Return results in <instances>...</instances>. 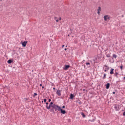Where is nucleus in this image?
I'll return each instance as SVG.
<instances>
[{
  "label": "nucleus",
  "mask_w": 125,
  "mask_h": 125,
  "mask_svg": "<svg viewBox=\"0 0 125 125\" xmlns=\"http://www.w3.org/2000/svg\"><path fill=\"white\" fill-rule=\"evenodd\" d=\"M114 109L115 111H119V110H120V106L119 105L115 104Z\"/></svg>",
  "instance_id": "obj_5"
},
{
  "label": "nucleus",
  "mask_w": 125,
  "mask_h": 125,
  "mask_svg": "<svg viewBox=\"0 0 125 125\" xmlns=\"http://www.w3.org/2000/svg\"><path fill=\"white\" fill-rule=\"evenodd\" d=\"M64 50L66 51H67V48H65L64 49Z\"/></svg>",
  "instance_id": "obj_35"
},
{
  "label": "nucleus",
  "mask_w": 125,
  "mask_h": 125,
  "mask_svg": "<svg viewBox=\"0 0 125 125\" xmlns=\"http://www.w3.org/2000/svg\"><path fill=\"white\" fill-rule=\"evenodd\" d=\"M86 65L87 66H88V65H90V63H89V62H87V63H86Z\"/></svg>",
  "instance_id": "obj_22"
},
{
  "label": "nucleus",
  "mask_w": 125,
  "mask_h": 125,
  "mask_svg": "<svg viewBox=\"0 0 125 125\" xmlns=\"http://www.w3.org/2000/svg\"><path fill=\"white\" fill-rule=\"evenodd\" d=\"M107 57H111V55L110 54H108L106 55Z\"/></svg>",
  "instance_id": "obj_21"
},
{
  "label": "nucleus",
  "mask_w": 125,
  "mask_h": 125,
  "mask_svg": "<svg viewBox=\"0 0 125 125\" xmlns=\"http://www.w3.org/2000/svg\"><path fill=\"white\" fill-rule=\"evenodd\" d=\"M76 102H78L79 104H82V101H81L80 100H78Z\"/></svg>",
  "instance_id": "obj_18"
},
{
  "label": "nucleus",
  "mask_w": 125,
  "mask_h": 125,
  "mask_svg": "<svg viewBox=\"0 0 125 125\" xmlns=\"http://www.w3.org/2000/svg\"><path fill=\"white\" fill-rule=\"evenodd\" d=\"M53 89L54 90H55V88H53Z\"/></svg>",
  "instance_id": "obj_39"
},
{
  "label": "nucleus",
  "mask_w": 125,
  "mask_h": 125,
  "mask_svg": "<svg viewBox=\"0 0 125 125\" xmlns=\"http://www.w3.org/2000/svg\"><path fill=\"white\" fill-rule=\"evenodd\" d=\"M65 108H66V106H65V105H63L62 106V109H65Z\"/></svg>",
  "instance_id": "obj_25"
},
{
  "label": "nucleus",
  "mask_w": 125,
  "mask_h": 125,
  "mask_svg": "<svg viewBox=\"0 0 125 125\" xmlns=\"http://www.w3.org/2000/svg\"><path fill=\"white\" fill-rule=\"evenodd\" d=\"M113 94H115V93H116V92H113Z\"/></svg>",
  "instance_id": "obj_34"
},
{
  "label": "nucleus",
  "mask_w": 125,
  "mask_h": 125,
  "mask_svg": "<svg viewBox=\"0 0 125 125\" xmlns=\"http://www.w3.org/2000/svg\"><path fill=\"white\" fill-rule=\"evenodd\" d=\"M83 91H85V89H83Z\"/></svg>",
  "instance_id": "obj_32"
},
{
  "label": "nucleus",
  "mask_w": 125,
  "mask_h": 125,
  "mask_svg": "<svg viewBox=\"0 0 125 125\" xmlns=\"http://www.w3.org/2000/svg\"><path fill=\"white\" fill-rule=\"evenodd\" d=\"M48 104H49V103H48V102L46 103V105H48Z\"/></svg>",
  "instance_id": "obj_28"
},
{
  "label": "nucleus",
  "mask_w": 125,
  "mask_h": 125,
  "mask_svg": "<svg viewBox=\"0 0 125 125\" xmlns=\"http://www.w3.org/2000/svg\"><path fill=\"white\" fill-rule=\"evenodd\" d=\"M60 108H61L60 106L55 104L50 109V112L53 113V114H55V112H56V111H58L59 112Z\"/></svg>",
  "instance_id": "obj_1"
},
{
  "label": "nucleus",
  "mask_w": 125,
  "mask_h": 125,
  "mask_svg": "<svg viewBox=\"0 0 125 125\" xmlns=\"http://www.w3.org/2000/svg\"><path fill=\"white\" fill-rule=\"evenodd\" d=\"M120 69H121V70H123V66L122 65H121L120 66Z\"/></svg>",
  "instance_id": "obj_24"
},
{
  "label": "nucleus",
  "mask_w": 125,
  "mask_h": 125,
  "mask_svg": "<svg viewBox=\"0 0 125 125\" xmlns=\"http://www.w3.org/2000/svg\"><path fill=\"white\" fill-rule=\"evenodd\" d=\"M106 76H107V74H106V73H104V74L103 77V80H105V79H106Z\"/></svg>",
  "instance_id": "obj_16"
},
{
  "label": "nucleus",
  "mask_w": 125,
  "mask_h": 125,
  "mask_svg": "<svg viewBox=\"0 0 125 125\" xmlns=\"http://www.w3.org/2000/svg\"><path fill=\"white\" fill-rule=\"evenodd\" d=\"M55 105V104H53V102H51L50 103L49 106L48 105H46V108L47 110H50V109Z\"/></svg>",
  "instance_id": "obj_2"
},
{
  "label": "nucleus",
  "mask_w": 125,
  "mask_h": 125,
  "mask_svg": "<svg viewBox=\"0 0 125 125\" xmlns=\"http://www.w3.org/2000/svg\"><path fill=\"white\" fill-rule=\"evenodd\" d=\"M65 46V45H62V48H63V47Z\"/></svg>",
  "instance_id": "obj_33"
},
{
  "label": "nucleus",
  "mask_w": 125,
  "mask_h": 125,
  "mask_svg": "<svg viewBox=\"0 0 125 125\" xmlns=\"http://www.w3.org/2000/svg\"><path fill=\"white\" fill-rule=\"evenodd\" d=\"M13 62V59H10L7 61L8 64H11Z\"/></svg>",
  "instance_id": "obj_9"
},
{
  "label": "nucleus",
  "mask_w": 125,
  "mask_h": 125,
  "mask_svg": "<svg viewBox=\"0 0 125 125\" xmlns=\"http://www.w3.org/2000/svg\"><path fill=\"white\" fill-rule=\"evenodd\" d=\"M119 74V73H118V72H115L114 74V76L115 77H116V78H118V75Z\"/></svg>",
  "instance_id": "obj_17"
},
{
  "label": "nucleus",
  "mask_w": 125,
  "mask_h": 125,
  "mask_svg": "<svg viewBox=\"0 0 125 125\" xmlns=\"http://www.w3.org/2000/svg\"><path fill=\"white\" fill-rule=\"evenodd\" d=\"M97 59H94V61H95Z\"/></svg>",
  "instance_id": "obj_38"
},
{
  "label": "nucleus",
  "mask_w": 125,
  "mask_h": 125,
  "mask_svg": "<svg viewBox=\"0 0 125 125\" xmlns=\"http://www.w3.org/2000/svg\"><path fill=\"white\" fill-rule=\"evenodd\" d=\"M104 67H105V69L104 70V72H107V71H109V69H110V68H109L108 66L105 65H104Z\"/></svg>",
  "instance_id": "obj_11"
},
{
  "label": "nucleus",
  "mask_w": 125,
  "mask_h": 125,
  "mask_svg": "<svg viewBox=\"0 0 125 125\" xmlns=\"http://www.w3.org/2000/svg\"><path fill=\"white\" fill-rule=\"evenodd\" d=\"M110 83H107L106 84L105 86H106V89H109V88H110Z\"/></svg>",
  "instance_id": "obj_12"
},
{
  "label": "nucleus",
  "mask_w": 125,
  "mask_h": 125,
  "mask_svg": "<svg viewBox=\"0 0 125 125\" xmlns=\"http://www.w3.org/2000/svg\"><path fill=\"white\" fill-rule=\"evenodd\" d=\"M42 84H40V86H42Z\"/></svg>",
  "instance_id": "obj_37"
},
{
  "label": "nucleus",
  "mask_w": 125,
  "mask_h": 125,
  "mask_svg": "<svg viewBox=\"0 0 125 125\" xmlns=\"http://www.w3.org/2000/svg\"><path fill=\"white\" fill-rule=\"evenodd\" d=\"M22 45L23 47H26V46H27V43H28V41H21Z\"/></svg>",
  "instance_id": "obj_3"
},
{
  "label": "nucleus",
  "mask_w": 125,
  "mask_h": 125,
  "mask_svg": "<svg viewBox=\"0 0 125 125\" xmlns=\"http://www.w3.org/2000/svg\"><path fill=\"white\" fill-rule=\"evenodd\" d=\"M0 1L2 0H0Z\"/></svg>",
  "instance_id": "obj_43"
},
{
  "label": "nucleus",
  "mask_w": 125,
  "mask_h": 125,
  "mask_svg": "<svg viewBox=\"0 0 125 125\" xmlns=\"http://www.w3.org/2000/svg\"><path fill=\"white\" fill-rule=\"evenodd\" d=\"M104 19L105 20V21H107V19H110V17H109L108 15H105L104 17Z\"/></svg>",
  "instance_id": "obj_7"
},
{
  "label": "nucleus",
  "mask_w": 125,
  "mask_h": 125,
  "mask_svg": "<svg viewBox=\"0 0 125 125\" xmlns=\"http://www.w3.org/2000/svg\"><path fill=\"white\" fill-rule=\"evenodd\" d=\"M42 103H43V101H42Z\"/></svg>",
  "instance_id": "obj_40"
},
{
  "label": "nucleus",
  "mask_w": 125,
  "mask_h": 125,
  "mask_svg": "<svg viewBox=\"0 0 125 125\" xmlns=\"http://www.w3.org/2000/svg\"><path fill=\"white\" fill-rule=\"evenodd\" d=\"M58 21H59V20H56V22H58Z\"/></svg>",
  "instance_id": "obj_31"
},
{
  "label": "nucleus",
  "mask_w": 125,
  "mask_h": 125,
  "mask_svg": "<svg viewBox=\"0 0 125 125\" xmlns=\"http://www.w3.org/2000/svg\"><path fill=\"white\" fill-rule=\"evenodd\" d=\"M113 58H117V55L113 54Z\"/></svg>",
  "instance_id": "obj_19"
},
{
  "label": "nucleus",
  "mask_w": 125,
  "mask_h": 125,
  "mask_svg": "<svg viewBox=\"0 0 125 125\" xmlns=\"http://www.w3.org/2000/svg\"><path fill=\"white\" fill-rule=\"evenodd\" d=\"M81 115L83 117V118H85L86 115L83 112L81 113Z\"/></svg>",
  "instance_id": "obj_15"
},
{
  "label": "nucleus",
  "mask_w": 125,
  "mask_h": 125,
  "mask_svg": "<svg viewBox=\"0 0 125 125\" xmlns=\"http://www.w3.org/2000/svg\"><path fill=\"white\" fill-rule=\"evenodd\" d=\"M50 101H51V99H48V102H50Z\"/></svg>",
  "instance_id": "obj_26"
},
{
  "label": "nucleus",
  "mask_w": 125,
  "mask_h": 125,
  "mask_svg": "<svg viewBox=\"0 0 125 125\" xmlns=\"http://www.w3.org/2000/svg\"><path fill=\"white\" fill-rule=\"evenodd\" d=\"M47 101V100L46 99H44V102H46Z\"/></svg>",
  "instance_id": "obj_23"
},
{
  "label": "nucleus",
  "mask_w": 125,
  "mask_h": 125,
  "mask_svg": "<svg viewBox=\"0 0 125 125\" xmlns=\"http://www.w3.org/2000/svg\"><path fill=\"white\" fill-rule=\"evenodd\" d=\"M59 112H61V114H62L63 115H65L67 112H66V110H63L61 108V107L60 108Z\"/></svg>",
  "instance_id": "obj_4"
},
{
  "label": "nucleus",
  "mask_w": 125,
  "mask_h": 125,
  "mask_svg": "<svg viewBox=\"0 0 125 125\" xmlns=\"http://www.w3.org/2000/svg\"><path fill=\"white\" fill-rule=\"evenodd\" d=\"M74 97H75V95L73 94H70L69 99L73 100L74 99Z\"/></svg>",
  "instance_id": "obj_10"
},
{
  "label": "nucleus",
  "mask_w": 125,
  "mask_h": 125,
  "mask_svg": "<svg viewBox=\"0 0 125 125\" xmlns=\"http://www.w3.org/2000/svg\"><path fill=\"white\" fill-rule=\"evenodd\" d=\"M56 94L58 96H61V90H57L56 91Z\"/></svg>",
  "instance_id": "obj_6"
},
{
  "label": "nucleus",
  "mask_w": 125,
  "mask_h": 125,
  "mask_svg": "<svg viewBox=\"0 0 125 125\" xmlns=\"http://www.w3.org/2000/svg\"><path fill=\"white\" fill-rule=\"evenodd\" d=\"M89 121H90V122H93V121H94V119H93V120H89Z\"/></svg>",
  "instance_id": "obj_29"
},
{
  "label": "nucleus",
  "mask_w": 125,
  "mask_h": 125,
  "mask_svg": "<svg viewBox=\"0 0 125 125\" xmlns=\"http://www.w3.org/2000/svg\"><path fill=\"white\" fill-rule=\"evenodd\" d=\"M69 68H70V65H65L63 69L65 70V71H66V70H68Z\"/></svg>",
  "instance_id": "obj_8"
},
{
  "label": "nucleus",
  "mask_w": 125,
  "mask_h": 125,
  "mask_svg": "<svg viewBox=\"0 0 125 125\" xmlns=\"http://www.w3.org/2000/svg\"><path fill=\"white\" fill-rule=\"evenodd\" d=\"M42 89H43V88H44V86H42Z\"/></svg>",
  "instance_id": "obj_36"
},
{
  "label": "nucleus",
  "mask_w": 125,
  "mask_h": 125,
  "mask_svg": "<svg viewBox=\"0 0 125 125\" xmlns=\"http://www.w3.org/2000/svg\"><path fill=\"white\" fill-rule=\"evenodd\" d=\"M124 17V15H122V17Z\"/></svg>",
  "instance_id": "obj_42"
},
{
  "label": "nucleus",
  "mask_w": 125,
  "mask_h": 125,
  "mask_svg": "<svg viewBox=\"0 0 125 125\" xmlns=\"http://www.w3.org/2000/svg\"><path fill=\"white\" fill-rule=\"evenodd\" d=\"M59 20H61V17L59 18Z\"/></svg>",
  "instance_id": "obj_30"
},
{
  "label": "nucleus",
  "mask_w": 125,
  "mask_h": 125,
  "mask_svg": "<svg viewBox=\"0 0 125 125\" xmlns=\"http://www.w3.org/2000/svg\"><path fill=\"white\" fill-rule=\"evenodd\" d=\"M123 115L125 116V111L123 112Z\"/></svg>",
  "instance_id": "obj_27"
},
{
  "label": "nucleus",
  "mask_w": 125,
  "mask_h": 125,
  "mask_svg": "<svg viewBox=\"0 0 125 125\" xmlns=\"http://www.w3.org/2000/svg\"><path fill=\"white\" fill-rule=\"evenodd\" d=\"M37 95H38V94L36 93H34L33 96V97H35V96H37Z\"/></svg>",
  "instance_id": "obj_20"
},
{
  "label": "nucleus",
  "mask_w": 125,
  "mask_h": 125,
  "mask_svg": "<svg viewBox=\"0 0 125 125\" xmlns=\"http://www.w3.org/2000/svg\"><path fill=\"white\" fill-rule=\"evenodd\" d=\"M26 100H28V99L26 98Z\"/></svg>",
  "instance_id": "obj_41"
},
{
  "label": "nucleus",
  "mask_w": 125,
  "mask_h": 125,
  "mask_svg": "<svg viewBox=\"0 0 125 125\" xmlns=\"http://www.w3.org/2000/svg\"><path fill=\"white\" fill-rule=\"evenodd\" d=\"M110 75H113L114 74V68H111L110 71Z\"/></svg>",
  "instance_id": "obj_14"
},
{
  "label": "nucleus",
  "mask_w": 125,
  "mask_h": 125,
  "mask_svg": "<svg viewBox=\"0 0 125 125\" xmlns=\"http://www.w3.org/2000/svg\"><path fill=\"white\" fill-rule=\"evenodd\" d=\"M97 13L98 14H100V11H101V7H98V9L97 10Z\"/></svg>",
  "instance_id": "obj_13"
}]
</instances>
